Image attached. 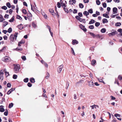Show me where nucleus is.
Masks as SVG:
<instances>
[{"label": "nucleus", "instance_id": "f257e3e1", "mask_svg": "<svg viewBox=\"0 0 122 122\" xmlns=\"http://www.w3.org/2000/svg\"><path fill=\"white\" fill-rule=\"evenodd\" d=\"M18 34L17 33H15L14 35H11L10 37V42L11 43L13 44L15 41L17 37Z\"/></svg>", "mask_w": 122, "mask_h": 122}, {"label": "nucleus", "instance_id": "f03ea898", "mask_svg": "<svg viewBox=\"0 0 122 122\" xmlns=\"http://www.w3.org/2000/svg\"><path fill=\"white\" fill-rule=\"evenodd\" d=\"M5 73L6 75L7 72L6 71V69L1 70L0 72V80H3V74Z\"/></svg>", "mask_w": 122, "mask_h": 122}, {"label": "nucleus", "instance_id": "7ed1b4c3", "mask_svg": "<svg viewBox=\"0 0 122 122\" xmlns=\"http://www.w3.org/2000/svg\"><path fill=\"white\" fill-rule=\"evenodd\" d=\"M14 71L16 73H17L19 71L20 69V65L19 64L14 65Z\"/></svg>", "mask_w": 122, "mask_h": 122}, {"label": "nucleus", "instance_id": "20e7f679", "mask_svg": "<svg viewBox=\"0 0 122 122\" xmlns=\"http://www.w3.org/2000/svg\"><path fill=\"white\" fill-rule=\"evenodd\" d=\"M63 67V65H62L60 66L58 68L57 70L58 73H60L61 72Z\"/></svg>", "mask_w": 122, "mask_h": 122}, {"label": "nucleus", "instance_id": "39448f33", "mask_svg": "<svg viewBox=\"0 0 122 122\" xmlns=\"http://www.w3.org/2000/svg\"><path fill=\"white\" fill-rule=\"evenodd\" d=\"M89 86L91 87H93L94 86L93 82L92 81L88 82Z\"/></svg>", "mask_w": 122, "mask_h": 122}, {"label": "nucleus", "instance_id": "423d86ee", "mask_svg": "<svg viewBox=\"0 0 122 122\" xmlns=\"http://www.w3.org/2000/svg\"><path fill=\"white\" fill-rule=\"evenodd\" d=\"M80 27L81 29L82 30L84 31H86L87 30L85 28V26L82 25L81 24L80 25Z\"/></svg>", "mask_w": 122, "mask_h": 122}, {"label": "nucleus", "instance_id": "0eeeda50", "mask_svg": "<svg viewBox=\"0 0 122 122\" xmlns=\"http://www.w3.org/2000/svg\"><path fill=\"white\" fill-rule=\"evenodd\" d=\"M76 2V0H70L69 1V4L70 5H72L73 4H75Z\"/></svg>", "mask_w": 122, "mask_h": 122}, {"label": "nucleus", "instance_id": "6e6552de", "mask_svg": "<svg viewBox=\"0 0 122 122\" xmlns=\"http://www.w3.org/2000/svg\"><path fill=\"white\" fill-rule=\"evenodd\" d=\"M117 9L116 7H114L113 8L112 11L113 12V14H115L117 13Z\"/></svg>", "mask_w": 122, "mask_h": 122}, {"label": "nucleus", "instance_id": "1a4fd4ad", "mask_svg": "<svg viewBox=\"0 0 122 122\" xmlns=\"http://www.w3.org/2000/svg\"><path fill=\"white\" fill-rule=\"evenodd\" d=\"M78 43V41L76 40H73L72 41V44L73 45L76 44Z\"/></svg>", "mask_w": 122, "mask_h": 122}, {"label": "nucleus", "instance_id": "9d476101", "mask_svg": "<svg viewBox=\"0 0 122 122\" xmlns=\"http://www.w3.org/2000/svg\"><path fill=\"white\" fill-rule=\"evenodd\" d=\"M2 61L5 62H6L8 61V56H6L2 58Z\"/></svg>", "mask_w": 122, "mask_h": 122}, {"label": "nucleus", "instance_id": "9b49d317", "mask_svg": "<svg viewBox=\"0 0 122 122\" xmlns=\"http://www.w3.org/2000/svg\"><path fill=\"white\" fill-rule=\"evenodd\" d=\"M90 107H92V109H93L94 108L96 109V107H97V108H99V106L98 105H95L91 106Z\"/></svg>", "mask_w": 122, "mask_h": 122}, {"label": "nucleus", "instance_id": "f8f14e48", "mask_svg": "<svg viewBox=\"0 0 122 122\" xmlns=\"http://www.w3.org/2000/svg\"><path fill=\"white\" fill-rule=\"evenodd\" d=\"M3 106H0V111L1 112H3L5 111L4 109L3 108Z\"/></svg>", "mask_w": 122, "mask_h": 122}, {"label": "nucleus", "instance_id": "ddd939ff", "mask_svg": "<svg viewBox=\"0 0 122 122\" xmlns=\"http://www.w3.org/2000/svg\"><path fill=\"white\" fill-rule=\"evenodd\" d=\"M114 116L115 117H117V119L118 120H119L120 121H121V118H118V117H120V115L119 114H115L114 115Z\"/></svg>", "mask_w": 122, "mask_h": 122}, {"label": "nucleus", "instance_id": "4468645a", "mask_svg": "<svg viewBox=\"0 0 122 122\" xmlns=\"http://www.w3.org/2000/svg\"><path fill=\"white\" fill-rule=\"evenodd\" d=\"M97 78L100 82H102L104 84H105L104 82L103 81V80L102 79V78L101 77H100L99 78Z\"/></svg>", "mask_w": 122, "mask_h": 122}, {"label": "nucleus", "instance_id": "2eb2a0df", "mask_svg": "<svg viewBox=\"0 0 122 122\" xmlns=\"http://www.w3.org/2000/svg\"><path fill=\"white\" fill-rule=\"evenodd\" d=\"M116 32H115V31L111 33H109L108 34V35L109 36H114L116 34Z\"/></svg>", "mask_w": 122, "mask_h": 122}, {"label": "nucleus", "instance_id": "dca6fc26", "mask_svg": "<svg viewBox=\"0 0 122 122\" xmlns=\"http://www.w3.org/2000/svg\"><path fill=\"white\" fill-rule=\"evenodd\" d=\"M15 89V88H11L10 90L8 91V95L11 92L14 91Z\"/></svg>", "mask_w": 122, "mask_h": 122}, {"label": "nucleus", "instance_id": "f3484780", "mask_svg": "<svg viewBox=\"0 0 122 122\" xmlns=\"http://www.w3.org/2000/svg\"><path fill=\"white\" fill-rule=\"evenodd\" d=\"M30 81L32 83H34L35 82V79L33 78H31L30 79Z\"/></svg>", "mask_w": 122, "mask_h": 122}, {"label": "nucleus", "instance_id": "a211bd4d", "mask_svg": "<svg viewBox=\"0 0 122 122\" xmlns=\"http://www.w3.org/2000/svg\"><path fill=\"white\" fill-rule=\"evenodd\" d=\"M3 16L1 15H0V22H2L3 21L5 20Z\"/></svg>", "mask_w": 122, "mask_h": 122}, {"label": "nucleus", "instance_id": "6ab92c4d", "mask_svg": "<svg viewBox=\"0 0 122 122\" xmlns=\"http://www.w3.org/2000/svg\"><path fill=\"white\" fill-rule=\"evenodd\" d=\"M18 28L20 30H22L23 28L22 25L20 24L18 25Z\"/></svg>", "mask_w": 122, "mask_h": 122}, {"label": "nucleus", "instance_id": "aec40b11", "mask_svg": "<svg viewBox=\"0 0 122 122\" xmlns=\"http://www.w3.org/2000/svg\"><path fill=\"white\" fill-rule=\"evenodd\" d=\"M102 23H107L108 21L106 19H104L102 20Z\"/></svg>", "mask_w": 122, "mask_h": 122}, {"label": "nucleus", "instance_id": "412c9836", "mask_svg": "<svg viewBox=\"0 0 122 122\" xmlns=\"http://www.w3.org/2000/svg\"><path fill=\"white\" fill-rule=\"evenodd\" d=\"M106 29L105 28H102L101 30V31L102 33H104L106 31Z\"/></svg>", "mask_w": 122, "mask_h": 122}, {"label": "nucleus", "instance_id": "4be33fe9", "mask_svg": "<svg viewBox=\"0 0 122 122\" xmlns=\"http://www.w3.org/2000/svg\"><path fill=\"white\" fill-rule=\"evenodd\" d=\"M83 14L87 16L89 14L88 12L87 11H85L83 13Z\"/></svg>", "mask_w": 122, "mask_h": 122}, {"label": "nucleus", "instance_id": "5701e85b", "mask_svg": "<svg viewBox=\"0 0 122 122\" xmlns=\"http://www.w3.org/2000/svg\"><path fill=\"white\" fill-rule=\"evenodd\" d=\"M95 22V21L94 20L92 19L90 21L89 24H93Z\"/></svg>", "mask_w": 122, "mask_h": 122}, {"label": "nucleus", "instance_id": "b1692460", "mask_svg": "<svg viewBox=\"0 0 122 122\" xmlns=\"http://www.w3.org/2000/svg\"><path fill=\"white\" fill-rule=\"evenodd\" d=\"M103 16L106 18H109V16L108 15V14H103Z\"/></svg>", "mask_w": 122, "mask_h": 122}, {"label": "nucleus", "instance_id": "393cba45", "mask_svg": "<svg viewBox=\"0 0 122 122\" xmlns=\"http://www.w3.org/2000/svg\"><path fill=\"white\" fill-rule=\"evenodd\" d=\"M46 78L47 79H48V78L49 77L50 75L49 73L48 72H47L46 74Z\"/></svg>", "mask_w": 122, "mask_h": 122}, {"label": "nucleus", "instance_id": "a878e982", "mask_svg": "<svg viewBox=\"0 0 122 122\" xmlns=\"http://www.w3.org/2000/svg\"><path fill=\"white\" fill-rule=\"evenodd\" d=\"M79 6L80 8H83L84 7V5L80 3L79 4Z\"/></svg>", "mask_w": 122, "mask_h": 122}, {"label": "nucleus", "instance_id": "bb28decb", "mask_svg": "<svg viewBox=\"0 0 122 122\" xmlns=\"http://www.w3.org/2000/svg\"><path fill=\"white\" fill-rule=\"evenodd\" d=\"M14 20V17L13 16L9 20V21L10 22H12Z\"/></svg>", "mask_w": 122, "mask_h": 122}, {"label": "nucleus", "instance_id": "cd10ccee", "mask_svg": "<svg viewBox=\"0 0 122 122\" xmlns=\"http://www.w3.org/2000/svg\"><path fill=\"white\" fill-rule=\"evenodd\" d=\"M49 12L52 14V15H53V13H54V10L52 9H50L49 10Z\"/></svg>", "mask_w": 122, "mask_h": 122}, {"label": "nucleus", "instance_id": "c85d7f7f", "mask_svg": "<svg viewBox=\"0 0 122 122\" xmlns=\"http://www.w3.org/2000/svg\"><path fill=\"white\" fill-rule=\"evenodd\" d=\"M29 79L27 78H25L24 80V81L25 82H27L28 81Z\"/></svg>", "mask_w": 122, "mask_h": 122}, {"label": "nucleus", "instance_id": "c756f323", "mask_svg": "<svg viewBox=\"0 0 122 122\" xmlns=\"http://www.w3.org/2000/svg\"><path fill=\"white\" fill-rule=\"evenodd\" d=\"M88 11L89 13L90 14H92L93 13V11L92 9H91L88 10Z\"/></svg>", "mask_w": 122, "mask_h": 122}, {"label": "nucleus", "instance_id": "7c9ffc66", "mask_svg": "<svg viewBox=\"0 0 122 122\" xmlns=\"http://www.w3.org/2000/svg\"><path fill=\"white\" fill-rule=\"evenodd\" d=\"M8 24V22H4L3 25V27H5L6 25Z\"/></svg>", "mask_w": 122, "mask_h": 122}, {"label": "nucleus", "instance_id": "2f4dec72", "mask_svg": "<svg viewBox=\"0 0 122 122\" xmlns=\"http://www.w3.org/2000/svg\"><path fill=\"white\" fill-rule=\"evenodd\" d=\"M90 34L93 37H95L96 36V35L94 34L93 33L90 32Z\"/></svg>", "mask_w": 122, "mask_h": 122}, {"label": "nucleus", "instance_id": "473e14b6", "mask_svg": "<svg viewBox=\"0 0 122 122\" xmlns=\"http://www.w3.org/2000/svg\"><path fill=\"white\" fill-rule=\"evenodd\" d=\"M121 25V23L120 22H117L116 24L115 25L116 26H120Z\"/></svg>", "mask_w": 122, "mask_h": 122}, {"label": "nucleus", "instance_id": "72a5a7b5", "mask_svg": "<svg viewBox=\"0 0 122 122\" xmlns=\"http://www.w3.org/2000/svg\"><path fill=\"white\" fill-rule=\"evenodd\" d=\"M42 15L44 16L45 18L46 19L47 16L46 14L44 13L43 12L42 13Z\"/></svg>", "mask_w": 122, "mask_h": 122}, {"label": "nucleus", "instance_id": "f704fd0d", "mask_svg": "<svg viewBox=\"0 0 122 122\" xmlns=\"http://www.w3.org/2000/svg\"><path fill=\"white\" fill-rule=\"evenodd\" d=\"M22 13L25 14H26L27 13L26 10L25 9H23L22 11Z\"/></svg>", "mask_w": 122, "mask_h": 122}, {"label": "nucleus", "instance_id": "c9c22d12", "mask_svg": "<svg viewBox=\"0 0 122 122\" xmlns=\"http://www.w3.org/2000/svg\"><path fill=\"white\" fill-rule=\"evenodd\" d=\"M17 77V76L15 74H14L13 75V78L14 79H16Z\"/></svg>", "mask_w": 122, "mask_h": 122}, {"label": "nucleus", "instance_id": "e433bc0d", "mask_svg": "<svg viewBox=\"0 0 122 122\" xmlns=\"http://www.w3.org/2000/svg\"><path fill=\"white\" fill-rule=\"evenodd\" d=\"M16 18L20 20H21L22 19V18L20 16L18 15H17Z\"/></svg>", "mask_w": 122, "mask_h": 122}, {"label": "nucleus", "instance_id": "4c0bfd02", "mask_svg": "<svg viewBox=\"0 0 122 122\" xmlns=\"http://www.w3.org/2000/svg\"><path fill=\"white\" fill-rule=\"evenodd\" d=\"M61 3V5L62 7H63L64 8V7H66V5L65 3Z\"/></svg>", "mask_w": 122, "mask_h": 122}, {"label": "nucleus", "instance_id": "58836bf2", "mask_svg": "<svg viewBox=\"0 0 122 122\" xmlns=\"http://www.w3.org/2000/svg\"><path fill=\"white\" fill-rule=\"evenodd\" d=\"M13 106V103H10L9 106V108H11V107H12Z\"/></svg>", "mask_w": 122, "mask_h": 122}, {"label": "nucleus", "instance_id": "ea45409f", "mask_svg": "<svg viewBox=\"0 0 122 122\" xmlns=\"http://www.w3.org/2000/svg\"><path fill=\"white\" fill-rule=\"evenodd\" d=\"M100 24L99 22H97L95 23V26L97 27L100 25Z\"/></svg>", "mask_w": 122, "mask_h": 122}, {"label": "nucleus", "instance_id": "a19ab883", "mask_svg": "<svg viewBox=\"0 0 122 122\" xmlns=\"http://www.w3.org/2000/svg\"><path fill=\"white\" fill-rule=\"evenodd\" d=\"M63 9L67 13H68V12L69 11L68 10L67 8H66L65 7H64Z\"/></svg>", "mask_w": 122, "mask_h": 122}, {"label": "nucleus", "instance_id": "79ce46f5", "mask_svg": "<svg viewBox=\"0 0 122 122\" xmlns=\"http://www.w3.org/2000/svg\"><path fill=\"white\" fill-rule=\"evenodd\" d=\"M97 4L98 5H99L101 3L100 1L99 0H97L96 1Z\"/></svg>", "mask_w": 122, "mask_h": 122}, {"label": "nucleus", "instance_id": "37998d69", "mask_svg": "<svg viewBox=\"0 0 122 122\" xmlns=\"http://www.w3.org/2000/svg\"><path fill=\"white\" fill-rule=\"evenodd\" d=\"M15 50L16 51H21L22 50V49L20 47L19 48H16Z\"/></svg>", "mask_w": 122, "mask_h": 122}, {"label": "nucleus", "instance_id": "c03bdc74", "mask_svg": "<svg viewBox=\"0 0 122 122\" xmlns=\"http://www.w3.org/2000/svg\"><path fill=\"white\" fill-rule=\"evenodd\" d=\"M12 31V29L11 28H10L8 29V32L9 33H11Z\"/></svg>", "mask_w": 122, "mask_h": 122}, {"label": "nucleus", "instance_id": "a18cd8bd", "mask_svg": "<svg viewBox=\"0 0 122 122\" xmlns=\"http://www.w3.org/2000/svg\"><path fill=\"white\" fill-rule=\"evenodd\" d=\"M21 58L23 61H25L26 60V57L25 56H22Z\"/></svg>", "mask_w": 122, "mask_h": 122}, {"label": "nucleus", "instance_id": "49530a36", "mask_svg": "<svg viewBox=\"0 0 122 122\" xmlns=\"http://www.w3.org/2000/svg\"><path fill=\"white\" fill-rule=\"evenodd\" d=\"M57 7L58 8H60V7H61V5L60 4V3L59 2H57Z\"/></svg>", "mask_w": 122, "mask_h": 122}, {"label": "nucleus", "instance_id": "de8ad7c7", "mask_svg": "<svg viewBox=\"0 0 122 122\" xmlns=\"http://www.w3.org/2000/svg\"><path fill=\"white\" fill-rule=\"evenodd\" d=\"M102 5L104 8H106L107 7V4L106 3H103Z\"/></svg>", "mask_w": 122, "mask_h": 122}, {"label": "nucleus", "instance_id": "09e8293b", "mask_svg": "<svg viewBox=\"0 0 122 122\" xmlns=\"http://www.w3.org/2000/svg\"><path fill=\"white\" fill-rule=\"evenodd\" d=\"M1 8L4 10H6L7 9V8L5 6H3L1 7Z\"/></svg>", "mask_w": 122, "mask_h": 122}, {"label": "nucleus", "instance_id": "8fccbe9b", "mask_svg": "<svg viewBox=\"0 0 122 122\" xmlns=\"http://www.w3.org/2000/svg\"><path fill=\"white\" fill-rule=\"evenodd\" d=\"M89 28L91 29H92L94 28V26L93 25H91L89 26Z\"/></svg>", "mask_w": 122, "mask_h": 122}, {"label": "nucleus", "instance_id": "3c124183", "mask_svg": "<svg viewBox=\"0 0 122 122\" xmlns=\"http://www.w3.org/2000/svg\"><path fill=\"white\" fill-rule=\"evenodd\" d=\"M96 63V60H93L92 62V65H94Z\"/></svg>", "mask_w": 122, "mask_h": 122}, {"label": "nucleus", "instance_id": "603ef678", "mask_svg": "<svg viewBox=\"0 0 122 122\" xmlns=\"http://www.w3.org/2000/svg\"><path fill=\"white\" fill-rule=\"evenodd\" d=\"M32 26L34 28L36 27V25L34 22H33L32 23Z\"/></svg>", "mask_w": 122, "mask_h": 122}, {"label": "nucleus", "instance_id": "864d4df0", "mask_svg": "<svg viewBox=\"0 0 122 122\" xmlns=\"http://www.w3.org/2000/svg\"><path fill=\"white\" fill-rule=\"evenodd\" d=\"M78 15L80 17H82V15L81 13L79 12L78 13Z\"/></svg>", "mask_w": 122, "mask_h": 122}, {"label": "nucleus", "instance_id": "5fc2aeb1", "mask_svg": "<svg viewBox=\"0 0 122 122\" xmlns=\"http://www.w3.org/2000/svg\"><path fill=\"white\" fill-rule=\"evenodd\" d=\"M71 52L74 55H75V53L74 51V50H73V49L72 48H71Z\"/></svg>", "mask_w": 122, "mask_h": 122}, {"label": "nucleus", "instance_id": "6e6d98bb", "mask_svg": "<svg viewBox=\"0 0 122 122\" xmlns=\"http://www.w3.org/2000/svg\"><path fill=\"white\" fill-rule=\"evenodd\" d=\"M73 12L74 14L76 13H77V10L76 9L74 10Z\"/></svg>", "mask_w": 122, "mask_h": 122}, {"label": "nucleus", "instance_id": "4d7b16f0", "mask_svg": "<svg viewBox=\"0 0 122 122\" xmlns=\"http://www.w3.org/2000/svg\"><path fill=\"white\" fill-rule=\"evenodd\" d=\"M27 86L29 87H31L32 85L30 82H28L27 84Z\"/></svg>", "mask_w": 122, "mask_h": 122}, {"label": "nucleus", "instance_id": "13d9d810", "mask_svg": "<svg viewBox=\"0 0 122 122\" xmlns=\"http://www.w3.org/2000/svg\"><path fill=\"white\" fill-rule=\"evenodd\" d=\"M96 13L97 16V15H100V12L97 11H96Z\"/></svg>", "mask_w": 122, "mask_h": 122}, {"label": "nucleus", "instance_id": "bf43d9fd", "mask_svg": "<svg viewBox=\"0 0 122 122\" xmlns=\"http://www.w3.org/2000/svg\"><path fill=\"white\" fill-rule=\"evenodd\" d=\"M21 44H24L25 43L24 41L23 40H22L21 41H20L19 42Z\"/></svg>", "mask_w": 122, "mask_h": 122}, {"label": "nucleus", "instance_id": "052dcab7", "mask_svg": "<svg viewBox=\"0 0 122 122\" xmlns=\"http://www.w3.org/2000/svg\"><path fill=\"white\" fill-rule=\"evenodd\" d=\"M117 31L121 33L122 32V29H119L117 30Z\"/></svg>", "mask_w": 122, "mask_h": 122}, {"label": "nucleus", "instance_id": "680f3d73", "mask_svg": "<svg viewBox=\"0 0 122 122\" xmlns=\"http://www.w3.org/2000/svg\"><path fill=\"white\" fill-rule=\"evenodd\" d=\"M18 9H19V8L18 7L17 5L16 6V12L17 13H18Z\"/></svg>", "mask_w": 122, "mask_h": 122}, {"label": "nucleus", "instance_id": "e2e57ef3", "mask_svg": "<svg viewBox=\"0 0 122 122\" xmlns=\"http://www.w3.org/2000/svg\"><path fill=\"white\" fill-rule=\"evenodd\" d=\"M74 98L75 100H76L77 99L76 95V94L74 95Z\"/></svg>", "mask_w": 122, "mask_h": 122}, {"label": "nucleus", "instance_id": "0e129e2a", "mask_svg": "<svg viewBox=\"0 0 122 122\" xmlns=\"http://www.w3.org/2000/svg\"><path fill=\"white\" fill-rule=\"evenodd\" d=\"M69 86V84L68 83H66V89H67L68 88V87Z\"/></svg>", "mask_w": 122, "mask_h": 122}, {"label": "nucleus", "instance_id": "69168bd1", "mask_svg": "<svg viewBox=\"0 0 122 122\" xmlns=\"http://www.w3.org/2000/svg\"><path fill=\"white\" fill-rule=\"evenodd\" d=\"M89 0H84L83 2L85 3H88L89 2Z\"/></svg>", "mask_w": 122, "mask_h": 122}, {"label": "nucleus", "instance_id": "338daca9", "mask_svg": "<svg viewBox=\"0 0 122 122\" xmlns=\"http://www.w3.org/2000/svg\"><path fill=\"white\" fill-rule=\"evenodd\" d=\"M113 1L115 3H118L120 2V0H114Z\"/></svg>", "mask_w": 122, "mask_h": 122}, {"label": "nucleus", "instance_id": "774afa93", "mask_svg": "<svg viewBox=\"0 0 122 122\" xmlns=\"http://www.w3.org/2000/svg\"><path fill=\"white\" fill-rule=\"evenodd\" d=\"M118 78L119 80H122V76H118Z\"/></svg>", "mask_w": 122, "mask_h": 122}]
</instances>
